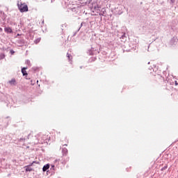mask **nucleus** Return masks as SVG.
<instances>
[{
  "label": "nucleus",
  "instance_id": "obj_11",
  "mask_svg": "<svg viewBox=\"0 0 178 178\" xmlns=\"http://www.w3.org/2000/svg\"><path fill=\"white\" fill-rule=\"evenodd\" d=\"M165 169H168V165L161 168V170H165Z\"/></svg>",
  "mask_w": 178,
  "mask_h": 178
},
{
  "label": "nucleus",
  "instance_id": "obj_13",
  "mask_svg": "<svg viewBox=\"0 0 178 178\" xmlns=\"http://www.w3.org/2000/svg\"><path fill=\"white\" fill-rule=\"evenodd\" d=\"M10 53L11 54V55H13V54H15V51L10 50Z\"/></svg>",
  "mask_w": 178,
  "mask_h": 178
},
{
  "label": "nucleus",
  "instance_id": "obj_12",
  "mask_svg": "<svg viewBox=\"0 0 178 178\" xmlns=\"http://www.w3.org/2000/svg\"><path fill=\"white\" fill-rule=\"evenodd\" d=\"M67 55L68 59L70 60V58H72V55H70V54H67Z\"/></svg>",
  "mask_w": 178,
  "mask_h": 178
},
{
  "label": "nucleus",
  "instance_id": "obj_10",
  "mask_svg": "<svg viewBox=\"0 0 178 178\" xmlns=\"http://www.w3.org/2000/svg\"><path fill=\"white\" fill-rule=\"evenodd\" d=\"M5 58V54H0V60Z\"/></svg>",
  "mask_w": 178,
  "mask_h": 178
},
{
  "label": "nucleus",
  "instance_id": "obj_20",
  "mask_svg": "<svg viewBox=\"0 0 178 178\" xmlns=\"http://www.w3.org/2000/svg\"><path fill=\"white\" fill-rule=\"evenodd\" d=\"M66 147H67V145H65Z\"/></svg>",
  "mask_w": 178,
  "mask_h": 178
},
{
  "label": "nucleus",
  "instance_id": "obj_1",
  "mask_svg": "<svg viewBox=\"0 0 178 178\" xmlns=\"http://www.w3.org/2000/svg\"><path fill=\"white\" fill-rule=\"evenodd\" d=\"M49 132H46L45 134H38L37 135V138L39 141L40 144H44L45 141H51V136Z\"/></svg>",
  "mask_w": 178,
  "mask_h": 178
},
{
  "label": "nucleus",
  "instance_id": "obj_3",
  "mask_svg": "<svg viewBox=\"0 0 178 178\" xmlns=\"http://www.w3.org/2000/svg\"><path fill=\"white\" fill-rule=\"evenodd\" d=\"M17 6L21 13H23V3L22 1H18Z\"/></svg>",
  "mask_w": 178,
  "mask_h": 178
},
{
  "label": "nucleus",
  "instance_id": "obj_2",
  "mask_svg": "<svg viewBox=\"0 0 178 178\" xmlns=\"http://www.w3.org/2000/svg\"><path fill=\"white\" fill-rule=\"evenodd\" d=\"M34 163H35V161L32 162L29 165L25 166L26 172H32L33 168H31V166H33Z\"/></svg>",
  "mask_w": 178,
  "mask_h": 178
},
{
  "label": "nucleus",
  "instance_id": "obj_7",
  "mask_svg": "<svg viewBox=\"0 0 178 178\" xmlns=\"http://www.w3.org/2000/svg\"><path fill=\"white\" fill-rule=\"evenodd\" d=\"M4 31H6V33H13L12 29L9 27L5 28Z\"/></svg>",
  "mask_w": 178,
  "mask_h": 178
},
{
  "label": "nucleus",
  "instance_id": "obj_16",
  "mask_svg": "<svg viewBox=\"0 0 178 178\" xmlns=\"http://www.w3.org/2000/svg\"><path fill=\"white\" fill-rule=\"evenodd\" d=\"M26 79H27V80H30V76L26 77Z\"/></svg>",
  "mask_w": 178,
  "mask_h": 178
},
{
  "label": "nucleus",
  "instance_id": "obj_8",
  "mask_svg": "<svg viewBox=\"0 0 178 178\" xmlns=\"http://www.w3.org/2000/svg\"><path fill=\"white\" fill-rule=\"evenodd\" d=\"M23 12H29V7L27 6V5H24Z\"/></svg>",
  "mask_w": 178,
  "mask_h": 178
},
{
  "label": "nucleus",
  "instance_id": "obj_4",
  "mask_svg": "<svg viewBox=\"0 0 178 178\" xmlns=\"http://www.w3.org/2000/svg\"><path fill=\"white\" fill-rule=\"evenodd\" d=\"M8 83L10 84V86H16V80H15V79L9 81Z\"/></svg>",
  "mask_w": 178,
  "mask_h": 178
},
{
  "label": "nucleus",
  "instance_id": "obj_18",
  "mask_svg": "<svg viewBox=\"0 0 178 178\" xmlns=\"http://www.w3.org/2000/svg\"><path fill=\"white\" fill-rule=\"evenodd\" d=\"M0 31H2V28H0Z\"/></svg>",
  "mask_w": 178,
  "mask_h": 178
},
{
  "label": "nucleus",
  "instance_id": "obj_14",
  "mask_svg": "<svg viewBox=\"0 0 178 178\" xmlns=\"http://www.w3.org/2000/svg\"><path fill=\"white\" fill-rule=\"evenodd\" d=\"M21 72L23 73V67H21Z\"/></svg>",
  "mask_w": 178,
  "mask_h": 178
},
{
  "label": "nucleus",
  "instance_id": "obj_15",
  "mask_svg": "<svg viewBox=\"0 0 178 178\" xmlns=\"http://www.w3.org/2000/svg\"><path fill=\"white\" fill-rule=\"evenodd\" d=\"M40 39H38L36 41L37 42H40Z\"/></svg>",
  "mask_w": 178,
  "mask_h": 178
},
{
  "label": "nucleus",
  "instance_id": "obj_5",
  "mask_svg": "<svg viewBox=\"0 0 178 178\" xmlns=\"http://www.w3.org/2000/svg\"><path fill=\"white\" fill-rule=\"evenodd\" d=\"M63 156H66V155H67V148H63Z\"/></svg>",
  "mask_w": 178,
  "mask_h": 178
},
{
  "label": "nucleus",
  "instance_id": "obj_17",
  "mask_svg": "<svg viewBox=\"0 0 178 178\" xmlns=\"http://www.w3.org/2000/svg\"><path fill=\"white\" fill-rule=\"evenodd\" d=\"M27 63H28V65H29V63H30V61H27Z\"/></svg>",
  "mask_w": 178,
  "mask_h": 178
},
{
  "label": "nucleus",
  "instance_id": "obj_6",
  "mask_svg": "<svg viewBox=\"0 0 178 178\" xmlns=\"http://www.w3.org/2000/svg\"><path fill=\"white\" fill-rule=\"evenodd\" d=\"M49 169V164H46L43 166L42 170L43 172H47Z\"/></svg>",
  "mask_w": 178,
  "mask_h": 178
},
{
  "label": "nucleus",
  "instance_id": "obj_9",
  "mask_svg": "<svg viewBox=\"0 0 178 178\" xmlns=\"http://www.w3.org/2000/svg\"><path fill=\"white\" fill-rule=\"evenodd\" d=\"M23 76H27V72H26V67H23Z\"/></svg>",
  "mask_w": 178,
  "mask_h": 178
},
{
  "label": "nucleus",
  "instance_id": "obj_19",
  "mask_svg": "<svg viewBox=\"0 0 178 178\" xmlns=\"http://www.w3.org/2000/svg\"><path fill=\"white\" fill-rule=\"evenodd\" d=\"M67 161H69V157L67 158Z\"/></svg>",
  "mask_w": 178,
  "mask_h": 178
}]
</instances>
